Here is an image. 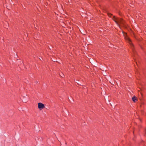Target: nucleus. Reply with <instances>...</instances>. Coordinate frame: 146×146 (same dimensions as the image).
I'll return each mask as SVG.
<instances>
[{
	"instance_id": "5",
	"label": "nucleus",
	"mask_w": 146,
	"mask_h": 146,
	"mask_svg": "<svg viewBox=\"0 0 146 146\" xmlns=\"http://www.w3.org/2000/svg\"><path fill=\"white\" fill-rule=\"evenodd\" d=\"M108 16L109 17H111V16H112V14H110V13H108Z\"/></svg>"
},
{
	"instance_id": "4",
	"label": "nucleus",
	"mask_w": 146,
	"mask_h": 146,
	"mask_svg": "<svg viewBox=\"0 0 146 146\" xmlns=\"http://www.w3.org/2000/svg\"><path fill=\"white\" fill-rule=\"evenodd\" d=\"M132 99L133 101L135 102L136 100V97L135 96H134L132 98Z\"/></svg>"
},
{
	"instance_id": "3",
	"label": "nucleus",
	"mask_w": 146,
	"mask_h": 146,
	"mask_svg": "<svg viewBox=\"0 0 146 146\" xmlns=\"http://www.w3.org/2000/svg\"><path fill=\"white\" fill-rule=\"evenodd\" d=\"M44 107V104L41 103H39L38 104V108L40 109H43Z\"/></svg>"
},
{
	"instance_id": "2",
	"label": "nucleus",
	"mask_w": 146,
	"mask_h": 146,
	"mask_svg": "<svg viewBox=\"0 0 146 146\" xmlns=\"http://www.w3.org/2000/svg\"><path fill=\"white\" fill-rule=\"evenodd\" d=\"M123 33L124 36L125 40L129 42V43L130 45H133L132 44L131 40L129 39V37L127 36L126 33L123 32Z\"/></svg>"
},
{
	"instance_id": "1",
	"label": "nucleus",
	"mask_w": 146,
	"mask_h": 146,
	"mask_svg": "<svg viewBox=\"0 0 146 146\" xmlns=\"http://www.w3.org/2000/svg\"><path fill=\"white\" fill-rule=\"evenodd\" d=\"M112 19L119 27L120 24H123V21L121 19L117 18L115 16H113Z\"/></svg>"
},
{
	"instance_id": "6",
	"label": "nucleus",
	"mask_w": 146,
	"mask_h": 146,
	"mask_svg": "<svg viewBox=\"0 0 146 146\" xmlns=\"http://www.w3.org/2000/svg\"><path fill=\"white\" fill-rule=\"evenodd\" d=\"M60 76H61V77H62V76L60 74Z\"/></svg>"
}]
</instances>
